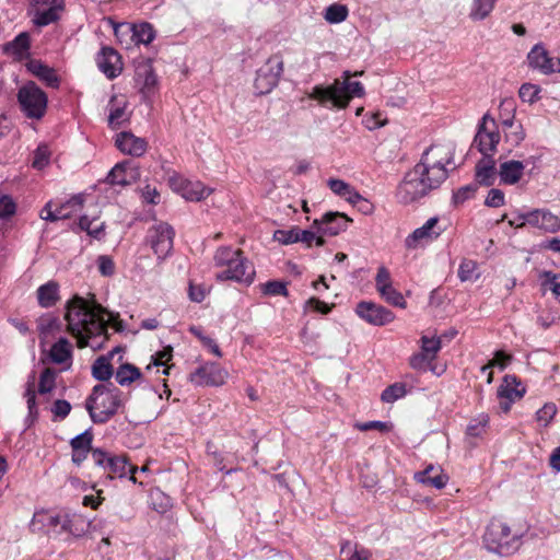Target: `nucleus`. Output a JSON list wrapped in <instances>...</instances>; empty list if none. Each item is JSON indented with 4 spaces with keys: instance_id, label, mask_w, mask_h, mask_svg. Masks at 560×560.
<instances>
[{
    "instance_id": "72a5a7b5",
    "label": "nucleus",
    "mask_w": 560,
    "mask_h": 560,
    "mask_svg": "<svg viewBox=\"0 0 560 560\" xmlns=\"http://www.w3.org/2000/svg\"><path fill=\"white\" fill-rule=\"evenodd\" d=\"M31 42L28 33L22 32L12 42L4 45V51L21 59L27 54Z\"/></svg>"
},
{
    "instance_id": "c85d7f7f",
    "label": "nucleus",
    "mask_w": 560,
    "mask_h": 560,
    "mask_svg": "<svg viewBox=\"0 0 560 560\" xmlns=\"http://www.w3.org/2000/svg\"><path fill=\"white\" fill-rule=\"evenodd\" d=\"M525 163L510 160L500 164L498 175L502 184L514 185L520 182L524 174Z\"/></svg>"
},
{
    "instance_id": "ddd939ff",
    "label": "nucleus",
    "mask_w": 560,
    "mask_h": 560,
    "mask_svg": "<svg viewBox=\"0 0 560 560\" xmlns=\"http://www.w3.org/2000/svg\"><path fill=\"white\" fill-rule=\"evenodd\" d=\"M355 313L360 318L374 326H384L395 318L392 311L370 301L358 303Z\"/></svg>"
},
{
    "instance_id": "423d86ee",
    "label": "nucleus",
    "mask_w": 560,
    "mask_h": 560,
    "mask_svg": "<svg viewBox=\"0 0 560 560\" xmlns=\"http://www.w3.org/2000/svg\"><path fill=\"white\" fill-rule=\"evenodd\" d=\"M483 544L489 551L500 556H509L518 548L517 536L500 520H492L489 523L483 535Z\"/></svg>"
},
{
    "instance_id": "20e7f679",
    "label": "nucleus",
    "mask_w": 560,
    "mask_h": 560,
    "mask_svg": "<svg viewBox=\"0 0 560 560\" xmlns=\"http://www.w3.org/2000/svg\"><path fill=\"white\" fill-rule=\"evenodd\" d=\"M213 260L217 267H226L225 270L217 273V280H233L247 284L254 281L255 269L241 249L221 246L217 249Z\"/></svg>"
},
{
    "instance_id": "0e129e2a",
    "label": "nucleus",
    "mask_w": 560,
    "mask_h": 560,
    "mask_svg": "<svg viewBox=\"0 0 560 560\" xmlns=\"http://www.w3.org/2000/svg\"><path fill=\"white\" fill-rule=\"evenodd\" d=\"M98 270L105 277H110L115 272V264L108 256H100L97 259Z\"/></svg>"
},
{
    "instance_id": "79ce46f5",
    "label": "nucleus",
    "mask_w": 560,
    "mask_h": 560,
    "mask_svg": "<svg viewBox=\"0 0 560 560\" xmlns=\"http://www.w3.org/2000/svg\"><path fill=\"white\" fill-rule=\"evenodd\" d=\"M348 16V9L342 4H331L326 9L325 19L329 23H340Z\"/></svg>"
},
{
    "instance_id": "774afa93",
    "label": "nucleus",
    "mask_w": 560,
    "mask_h": 560,
    "mask_svg": "<svg viewBox=\"0 0 560 560\" xmlns=\"http://www.w3.org/2000/svg\"><path fill=\"white\" fill-rule=\"evenodd\" d=\"M124 116H125L124 107L118 106V107L110 109L109 115H108V125L113 129L119 127L124 120Z\"/></svg>"
},
{
    "instance_id": "2f4dec72",
    "label": "nucleus",
    "mask_w": 560,
    "mask_h": 560,
    "mask_svg": "<svg viewBox=\"0 0 560 560\" xmlns=\"http://www.w3.org/2000/svg\"><path fill=\"white\" fill-rule=\"evenodd\" d=\"M415 477L418 482L435 489L444 488L448 481V476L433 466H428L423 471L417 472Z\"/></svg>"
},
{
    "instance_id": "bf43d9fd",
    "label": "nucleus",
    "mask_w": 560,
    "mask_h": 560,
    "mask_svg": "<svg viewBox=\"0 0 560 560\" xmlns=\"http://www.w3.org/2000/svg\"><path fill=\"white\" fill-rule=\"evenodd\" d=\"M70 411L71 405L68 400L65 399H57L51 408V412L54 413L55 418L60 420L67 418Z\"/></svg>"
},
{
    "instance_id": "680f3d73",
    "label": "nucleus",
    "mask_w": 560,
    "mask_h": 560,
    "mask_svg": "<svg viewBox=\"0 0 560 560\" xmlns=\"http://www.w3.org/2000/svg\"><path fill=\"white\" fill-rule=\"evenodd\" d=\"M328 187L331 189L334 194H336L339 197H346L349 189L351 188V185L346 183L342 179L338 178H330L327 182Z\"/></svg>"
},
{
    "instance_id": "4be33fe9",
    "label": "nucleus",
    "mask_w": 560,
    "mask_h": 560,
    "mask_svg": "<svg viewBox=\"0 0 560 560\" xmlns=\"http://www.w3.org/2000/svg\"><path fill=\"white\" fill-rule=\"evenodd\" d=\"M115 144L122 153L132 156L143 155L148 148L145 139L136 137L129 131L119 132L116 136Z\"/></svg>"
},
{
    "instance_id": "6ab92c4d",
    "label": "nucleus",
    "mask_w": 560,
    "mask_h": 560,
    "mask_svg": "<svg viewBox=\"0 0 560 560\" xmlns=\"http://www.w3.org/2000/svg\"><path fill=\"white\" fill-rule=\"evenodd\" d=\"M444 229L439 226V218L433 217L430 218L422 226L416 229L405 240V245L407 248H416L419 242L433 241L438 238Z\"/></svg>"
},
{
    "instance_id": "a18cd8bd",
    "label": "nucleus",
    "mask_w": 560,
    "mask_h": 560,
    "mask_svg": "<svg viewBox=\"0 0 560 560\" xmlns=\"http://www.w3.org/2000/svg\"><path fill=\"white\" fill-rule=\"evenodd\" d=\"M477 270V262L471 259H464L458 268V278L460 281H471L477 279L478 276H475Z\"/></svg>"
},
{
    "instance_id": "8fccbe9b",
    "label": "nucleus",
    "mask_w": 560,
    "mask_h": 560,
    "mask_svg": "<svg viewBox=\"0 0 560 560\" xmlns=\"http://www.w3.org/2000/svg\"><path fill=\"white\" fill-rule=\"evenodd\" d=\"M50 152L47 145H38L34 151L32 166L36 170H42L49 163Z\"/></svg>"
},
{
    "instance_id": "f03ea898",
    "label": "nucleus",
    "mask_w": 560,
    "mask_h": 560,
    "mask_svg": "<svg viewBox=\"0 0 560 560\" xmlns=\"http://www.w3.org/2000/svg\"><path fill=\"white\" fill-rule=\"evenodd\" d=\"M66 315L69 332L78 339L80 348H98L107 339V323L104 319V308L89 303L81 296L74 295L66 304Z\"/></svg>"
},
{
    "instance_id": "5701e85b",
    "label": "nucleus",
    "mask_w": 560,
    "mask_h": 560,
    "mask_svg": "<svg viewBox=\"0 0 560 560\" xmlns=\"http://www.w3.org/2000/svg\"><path fill=\"white\" fill-rule=\"evenodd\" d=\"M138 170L131 166L130 161L117 163L108 173L106 182L109 185L127 186L136 180Z\"/></svg>"
},
{
    "instance_id": "1a4fd4ad",
    "label": "nucleus",
    "mask_w": 560,
    "mask_h": 560,
    "mask_svg": "<svg viewBox=\"0 0 560 560\" xmlns=\"http://www.w3.org/2000/svg\"><path fill=\"white\" fill-rule=\"evenodd\" d=\"M500 139L501 136L494 118L489 114H485L478 125L472 147L476 148L482 156H493Z\"/></svg>"
},
{
    "instance_id": "49530a36",
    "label": "nucleus",
    "mask_w": 560,
    "mask_h": 560,
    "mask_svg": "<svg viewBox=\"0 0 560 560\" xmlns=\"http://www.w3.org/2000/svg\"><path fill=\"white\" fill-rule=\"evenodd\" d=\"M378 293L387 303L401 308L406 307L404 295L393 288V285L385 288L383 292Z\"/></svg>"
},
{
    "instance_id": "b1692460",
    "label": "nucleus",
    "mask_w": 560,
    "mask_h": 560,
    "mask_svg": "<svg viewBox=\"0 0 560 560\" xmlns=\"http://www.w3.org/2000/svg\"><path fill=\"white\" fill-rule=\"evenodd\" d=\"M26 69L39 79L48 88L58 89L60 85V78L55 69L43 63L40 60L32 59L26 63Z\"/></svg>"
},
{
    "instance_id": "a19ab883",
    "label": "nucleus",
    "mask_w": 560,
    "mask_h": 560,
    "mask_svg": "<svg viewBox=\"0 0 560 560\" xmlns=\"http://www.w3.org/2000/svg\"><path fill=\"white\" fill-rule=\"evenodd\" d=\"M26 398V404L28 408V412L31 416H36L38 413L37 405H36V392H35V374L30 375L26 383V390L24 394Z\"/></svg>"
},
{
    "instance_id": "a211bd4d",
    "label": "nucleus",
    "mask_w": 560,
    "mask_h": 560,
    "mask_svg": "<svg viewBox=\"0 0 560 560\" xmlns=\"http://www.w3.org/2000/svg\"><path fill=\"white\" fill-rule=\"evenodd\" d=\"M529 67L544 74L560 72V59L552 58L541 44H536L527 55Z\"/></svg>"
},
{
    "instance_id": "4468645a",
    "label": "nucleus",
    "mask_w": 560,
    "mask_h": 560,
    "mask_svg": "<svg viewBox=\"0 0 560 560\" xmlns=\"http://www.w3.org/2000/svg\"><path fill=\"white\" fill-rule=\"evenodd\" d=\"M226 378L228 372L215 363H206L189 375V381L197 386H221Z\"/></svg>"
},
{
    "instance_id": "9d476101",
    "label": "nucleus",
    "mask_w": 560,
    "mask_h": 560,
    "mask_svg": "<svg viewBox=\"0 0 560 560\" xmlns=\"http://www.w3.org/2000/svg\"><path fill=\"white\" fill-rule=\"evenodd\" d=\"M175 231L166 222H160L148 230L147 242L153 249L158 259H165L173 249Z\"/></svg>"
},
{
    "instance_id": "412c9836",
    "label": "nucleus",
    "mask_w": 560,
    "mask_h": 560,
    "mask_svg": "<svg viewBox=\"0 0 560 560\" xmlns=\"http://www.w3.org/2000/svg\"><path fill=\"white\" fill-rule=\"evenodd\" d=\"M63 513L54 514L48 511L35 512L31 522L34 532H45L47 534H61V523Z\"/></svg>"
},
{
    "instance_id": "de8ad7c7",
    "label": "nucleus",
    "mask_w": 560,
    "mask_h": 560,
    "mask_svg": "<svg viewBox=\"0 0 560 560\" xmlns=\"http://www.w3.org/2000/svg\"><path fill=\"white\" fill-rule=\"evenodd\" d=\"M273 240L282 245H289L299 242V228L290 230H277L273 233Z\"/></svg>"
},
{
    "instance_id": "e433bc0d",
    "label": "nucleus",
    "mask_w": 560,
    "mask_h": 560,
    "mask_svg": "<svg viewBox=\"0 0 560 560\" xmlns=\"http://www.w3.org/2000/svg\"><path fill=\"white\" fill-rule=\"evenodd\" d=\"M141 376V372L132 364H121L116 371V381L119 385H129Z\"/></svg>"
},
{
    "instance_id": "9b49d317",
    "label": "nucleus",
    "mask_w": 560,
    "mask_h": 560,
    "mask_svg": "<svg viewBox=\"0 0 560 560\" xmlns=\"http://www.w3.org/2000/svg\"><path fill=\"white\" fill-rule=\"evenodd\" d=\"M350 221L346 214L340 212H327L320 220H315L313 225L317 226V233L319 234L317 236V246L325 244V236H336L346 231Z\"/></svg>"
},
{
    "instance_id": "69168bd1",
    "label": "nucleus",
    "mask_w": 560,
    "mask_h": 560,
    "mask_svg": "<svg viewBox=\"0 0 560 560\" xmlns=\"http://www.w3.org/2000/svg\"><path fill=\"white\" fill-rule=\"evenodd\" d=\"M313 230H301L299 228V242L305 243L307 247L312 246L313 241L317 245V226L312 225Z\"/></svg>"
},
{
    "instance_id": "e2e57ef3",
    "label": "nucleus",
    "mask_w": 560,
    "mask_h": 560,
    "mask_svg": "<svg viewBox=\"0 0 560 560\" xmlns=\"http://www.w3.org/2000/svg\"><path fill=\"white\" fill-rule=\"evenodd\" d=\"M556 412V406L552 404H547L536 412V417L539 422H541L544 425H547L552 420Z\"/></svg>"
},
{
    "instance_id": "473e14b6",
    "label": "nucleus",
    "mask_w": 560,
    "mask_h": 560,
    "mask_svg": "<svg viewBox=\"0 0 560 560\" xmlns=\"http://www.w3.org/2000/svg\"><path fill=\"white\" fill-rule=\"evenodd\" d=\"M106 470L119 478L126 477L129 474V479L132 482H136L135 474L137 472L138 468L129 464L127 457L125 456H112V458L107 460Z\"/></svg>"
},
{
    "instance_id": "dca6fc26",
    "label": "nucleus",
    "mask_w": 560,
    "mask_h": 560,
    "mask_svg": "<svg viewBox=\"0 0 560 560\" xmlns=\"http://www.w3.org/2000/svg\"><path fill=\"white\" fill-rule=\"evenodd\" d=\"M525 387L514 375H505L502 384L498 388V397L501 399L500 408L503 412H509L511 406L525 394Z\"/></svg>"
},
{
    "instance_id": "603ef678",
    "label": "nucleus",
    "mask_w": 560,
    "mask_h": 560,
    "mask_svg": "<svg viewBox=\"0 0 560 560\" xmlns=\"http://www.w3.org/2000/svg\"><path fill=\"white\" fill-rule=\"evenodd\" d=\"M341 555H349L348 560H370L369 552L365 549H358L350 541H346L341 546Z\"/></svg>"
},
{
    "instance_id": "052dcab7",
    "label": "nucleus",
    "mask_w": 560,
    "mask_h": 560,
    "mask_svg": "<svg viewBox=\"0 0 560 560\" xmlns=\"http://www.w3.org/2000/svg\"><path fill=\"white\" fill-rule=\"evenodd\" d=\"M433 361L428 354L424 352H419L413 354L410 360L409 364L412 369L419 370V371H425L429 363Z\"/></svg>"
},
{
    "instance_id": "c756f323",
    "label": "nucleus",
    "mask_w": 560,
    "mask_h": 560,
    "mask_svg": "<svg viewBox=\"0 0 560 560\" xmlns=\"http://www.w3.org/2000/svg\"><path fill=\"white\" fill-rule=\"evenodd\" d=\"M61 523V534L68 533L74 537H81L89 527L88 521L80 514L63 513Z\"/></svg>"
},
{
    "instance_id": "13d9d810",
    "label": "nucleus",
    "mask_w": 560,
    "mask_h": 560,
    "mask_svg": "<svg viewBox=\"0 0 560 560\" xmlns=\"http://www.w3.org/2000/svg\"><path fill=\"white\" fill-rule=\"evenodd\" d=\"M375 285L378 292L392 285L390 273L384 266L380 267L375 277Z\"/></svg>"
},
{
    "instance_id": "aec40b11",
    "label": "nucleus",
    "mask_w": 560,
    "mask_h": 560,
    "mask_svg": "<svg viewBox=\"0 0 560 560\" xmlns=\"http://www.w3.org/2000/svg\"><path fill=\"white\" fill-rule=\"evenodd\" d=\"M98 69L108 78L115 79L122 70L121 58L112 47H103L96 58Z\"/></svg>"
},
{
    "instance_id": "7ed1b4c3",
    "label": "nucleus",
    "mask_w": 560,
    "mask_h": 560,
    "mask_svg": "<svg viewBox=\"0 0 560 560\" xmlns=\"http://www.w3.org/2000/svg\"><path fill=\"white\" fill-rule=\"evenodd\" d=\"M363 71L351 73L349 70L343 71L340 82L336 80L329 86L316 85L313 88L310 97L317 100L320 104L330 102L332 106L346 108L353 96L361 97L364 95V88L359 81H350L352 75H362Z\"/></svg>"
},
{
    "instance_id": "393cba45",
    "label": "nucleus",
    "mask_w": 560,
    "mask_h": 560,
    "mask_svg": "<svg viewBox=\"0 0 560 560\" xmlns=\"http://www.w3.org/2000/svg\"><path fill=\"white\" fill-rule=\"evenodd\" d=\"M93 434L91 430H85L81 434L74 436L70 441L72 447V462L75 465H81L92 452Z\"/></svg>"
},
{
    "instance_id": "864d4df0",
    "label": "nucleus",
    "mask_w": 560,
    "mask_h": 560,
    "mask_svg": "<svg viewBox=\"0 0 560 560\" xmlns=\"http://www.w3.org/2000/svg\"><path fill=\"white\" fill-rule=\"evenodd\" d=\"M477 190V185L470 184L460 187L453 194V202L455 205H462L466 200L470 199Z\"/></svg>"
},
{
    "instance_id": "f704fd0d",
    "label": "nucleus",
    "mask_w": 560,
    "mask_h": 560,
    "mask_svg": "<svg viewBox=\"0 0 560 560\" xmlns=\"http://www.w3.org/2000/svg\"><path fill=\"white\" fill-rule=\"evenodd\" d=\"M497 0H472L469 18L472 21H483L494 9Z\"/></svg>"
},
{
    "instance_id": "4c0bfd02",
    "label": "nucleus",
    "mask_w": 560,
    "mask_h": 560,
    "mask_svg": "<svg viewBox=\"0 0 560 560\" xmlns=\"http://www.w3.org/2000/svg\"><path fill=\"white\" fill-rule=\"evenodd\" d=\"M56 371L50 368H46L39 376L38 394L46 395L51 393L56 387Z\"/></svg>"
},
{
    "instance_id": "58836bf2",
    "label": "nucleus",
    "mask_w": 560,
    "mask_h": 560,
    "mask_svg": "<svg viewBox=\"0 0 560 560\" xmlns=\"http://www.w3.org/2000/svg\"><path fill=\"white\" fill-rule=\"evenodd\" d=\"M136 79L138 82L142 83L144 89L150 90L154 88L156 84V75L153 72V69L150 65L139 66L136 70Z\"/></svg>"
},
{
    "instance_id": "6e6552de",
    "label": "nucleus",
    "mask_w": 560,
    "mask_h": 560,
    "mask_svg": "<svg viewBox=\"0 0 560 560\" xmlns=\"http://www.w3.org/2000/svg\"><path fill=\"white\" fill-rule=\"evenodd\" d=\"M283 72L282 56L277 54L270 56L267 61L257 70L254 88L257 94L265 95L277 86Z\"/></svg>"
},
{
    "instance_id": "7c9ffc66",
    "label": "nucleus",
    "mask_w": 560,
    "mask_h": 560,
    "mask_svg": "<svg viewBox=\"0 0 560 560\" xmlns=\"http://www.w3.org/2000/svg\"><path fill=\"white\" fill-rule=\"evenodd\" d=\"M37 302L44 308L52 307L60 300L58 282L50 280L42 284L37 291Z\"/></svg>"
},
{
    "instance_id": "3c124183",
    "label": "nucleus",
    "mask_w": 560,
    "mask_h": 560,
    "mask_svg": "<svg viewBox=\"0 0 560 560\" xmlns=\"http://www.w3.org/2000/svg\"><path fill=\"white\" fill-rule=\"evenodd\" d=\"M540 88L536 84L524 83L518 91L520 98L523 102L535 103L538 100Z\"/></svg>"
},
{
    "instance_id": "cd10ccee",
    "label": "nucleus",
    "mask_w": 560,
    "mask_h": 560,
    "mask_svg": "<svg viewBox=\"0 0 560 560\" xmlns=\"http://www.w3.org/2000/svg\"><path fill=\"white\" fill-rule=\"evenodd\" d=\"M122 352L121 347H116L109 351L106 355L98 357L92 365V376L102 382L108 381L114 373L113 365L110 363L112 358L116 353Z\"/></svg>"
},
{
    "instance_id": "2eb2a0df",
    "label": "nucleus",
    "mask_w": 560,
    "mask_h": 560,
    "mask_svg": "<svg viewBox=\"0 0 560 560\" xmlns=\"http://www.w3.org/2000/svg\"><path fill=\"white\" fill-rule=\"evenodd\" d=\"M114 33L117 37L120 34H131V39L136 45H149L155 38V31L153 26L148 22H142L139 24H129V23H114L110 20Z\"/></svg>"
},
{
    "instance_id": "0eeeda50",
    "label": "nucleus",
    "mask_w": 560,
    "mask_h": 560,
    "mask_svg": "<svg viewBox=\"0 0 560 560\" xmlns=\"http://www.w3.org/2000/svg\"><path fill=\"white\" fill-rule=\"evenodd\" d=\"M18 102L27 118L40 119L47 109V94L33 81L19 89Z\"/></svg>"
},
{
    "instance_id": "f3484780",
    "label": "nucleus",
    "mask_w": 560,
    "mask_h": 560,
    "mask_svg": "<svg viewBox=\"0 0 560 560\" xmlns=\"http://www.w3.org/2000/svg\"><path fill=\"white\" fill-rule=\"evenodd\" d=\"M83 205V196L75 195L68 201L61 203L55 210L51 209V202H47L40 210L39 217L45 221H59L70 218L74 212L79 211Z\"/></svg>"
},
{
    "instance_id": "4d7b16f0",
    "label": "nucleus",
    "mask_w": 560,
    "mask_h": 560,
    "mask_svg": "<svg viewBox=\"0 0 560 560\" xmlns=\"http://www.w3.org/2000/svg\"><path fill=\"white\" fill-rule=\"evenodd\" d=\"M504 192L498 188H491L486 197L485 205L491 208H499L504 205Z\"/></svg>"
},
{
    "instance_id": "c9c22d12",
    "label": "nucleus",
    "mask_w": 560,
    "mask_h": 560,
    "mask_svg": "<svg viewBox=\"0 0 560 560\" xmlns=\"http://www.w3.org/2000/svg\"><path fill=\"white\" fill-rule=\"evenodd\" d=\"M50 359L54 363L62 364L71 358V346L66 338H60L50 349Z\"/></svg>"
},
{
    "instance_id": "c03bdc74",
    "label": "nucleus",
    "mask_w": 560,
    "mask_h": 560,
    "mask_svg": "<svg viewBox=\"0 0 560 560\" xmlns=\"http://www.w3.org/2000/svg\"><path fill=\"white\" fill-rule=\"evenodd\" d=\"M96 222V218L90 219L88 215H82L79 220V226L81 230L86 231L89 235L98 238L103 234L104 223H98L95 228L92 224Z\"/></svg>"
},
{
    "instance_id": "bb28decb",
    "label": "nucleus",
    "mask_w": 560,
    "mask_h": 560,
    "mask_svg": "<svg viewBox=\"0 0 560 560\" xmlns=\"http://www.w3.org/2000/svg\"><path fill=\"white\" fill-rule=\"evenodd\" d=\"M43 4L49 5L47 9L37 10L33 22L37 26H46L59 19V12L63 10V0H43Z\"/></svg>"
},
{
    "instance_id": "6e6d98bb",
    "label": "nucleus",
    "mask_w": 560,
    "mask_h": 560,
    "mask_svg": "<svg viewBox=\"0 0 560 560\" xmlns=\"http://www.w3.org/2000/svg\"><path fill=\"white\" fill-rule=\"evenodd\" d=\"M15 210L16 205L10 196H0V219H8L12 217L15 213Z\"/></svg>"
},
{
    "instance_id": "09e8293b",
    "label": "nucleus",
    "mask_w": 560,
    "mask_h": 560,
    "mask_svg": "<svg viewBox=\"0 0 560 560\" xmlns=\"http://www.w3.org/2000/svg\"><path fill=\"white\" fill-rule=\"evenodd\" d=\"M421 343V351L434 360L436 353L441 349V339L435 337L430 338L428 336H422Z\"/></svg>"
},
{
    "instance_id": "ea45409f",
    "label": "nucleus",
    "mask_w": 560,
    "mask_h": 560,
    "mask_svg": "<svg viewBox=\"0 0 560 560\" xmlns=\"http://www.w3.org/2000/svg\"><path fill=\"white\" fill-rule=\"evenodd\" d=\"M407 389L404 383H394L387 386L381 394V400L383 402L392 404L399 398L406 396Z\"/></svg>"
},
{
    "instance_id": "f8f14e48",
    "label": "nucleus",
    "mask_w": 560,
    "mask_h": 560,
    "mask_svg": "<svg viewBox=\"0 0 560 560\" xmlns=\"http://www.w3.org/2000/svg\"><path fill=\"white\" fill-rule=\"evenodd\" d=\"M522 220L516 228H523L525 224L537 228L545 232H557L560 229V219L548 210L535 209L527 213H520Z\"/></svg>"
},
{
    "instance_id": "f257e3e1",
    "label": "nucleus",
    "mask_w": 560,
    "mask_h": 560,
    "mask_svg": "<svg viewBox=\"0 0 560 560\" xmlns=\"http://www.w3.org/2000/svg\"><path fill=\"white\" fill-rule=\"evenodd\" d=\"M455 151L448 144H432L412 170L406 173L397 188L401 203H411L438 189L456 168Z\"/></svg>"
},
{
    "instance_id": "37998d69",
    "label": "nucleus",
    "mask_w": 560,
    "mask_h": 560,
    "mask_svg": "<svg viewBox=\"0 0 560 560\" xmlns=\"http://www.w3.org/2000/svg\"><path fill=\"white\" fill-rule=\"evenodd\" d=\"M261 291L266 295L277 296H288L287 283L283 281L272 280L267 281L261 284Z\"/></svg>"
},
{
    "instance_id": "338daca9",
    "label": "nucleus",
    "mask_w": 560,
    "mask_h": 560,
    "mask_svg": "<svg viewBox=\"0 0 560 560\" xmlns=\"http://www.w3.org/2000/svg\"><path fill=\"white\" fill-rule=\"evenodd\" d=\"M546 284L551 290V292L560 300V273L556 275L551 271L545 272Z\"/></svg>"
},
{
    "instance_id": "a878e982",
    "label": "nucleus",
    "mask_w": 560,
    "mask_h": 560,
    "mask_svg": "<svg viewBox=\"0 0 560 560\" xmlns=\"http://www.w3.org/2000/svg\"><path fill=\"white\" fill-rule=\"evenodd\" d=\"M475 179L481 186H492L498 174L493 156H482L475 167Z\"/></svg>"
},
{
    "instance_id": "5fc2aeb1",
    "label": "nucleus",
    "mask_w": 560,
    "mask_h": 560,
    "mask_svg": "<svg viewBox=\"0 0 560 560\" xmlns=\"http://www.w3.org/2000/svg\"><path fill=\"white\" fill-rule=\"evenodd\" d=\"M525 131L521 122H518L514 129H510L504 132L505 141L511 143L513 147H517L525 139Z\"/></svg>"
},
{
    "instance_id": "39448f33",
    "label": "nucleus",
    "mask_w": 560,
    "mask_h": 560,
    "mask_svg": "<svg viewBox=\"0 0 560 560\" xmlns=\"http://www.w3.org/2000/svg\"><path fill=\"white\" fill-rule=\"evenodd\" d=\"M122 404L120 389L112 384H98L86 398L85 408L94 423H105L117 413Z\"/></svg>"
}]
</instances>
